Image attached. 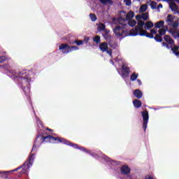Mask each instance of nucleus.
Wrapping results in <instances>:
<instances>
[{
    "label": "nucleus",
    "instance_id": "0eeeda50",
    "mask_svg": "<svg viewBox=\"0 0 179 179\" xmlns=\"http://www.w3.org/2000/svg\"><path fill=\"white\" fill-rule=\"evenodd\" d=\"M59 50H61L63 54H68L72 51H76L79 48L76 46H69L67 44H62L59 47Z\"/></svg>",
    "mask_w": 179,
    "mask_h": 179
},
{
    "label": "nucleus",
    "instance_id": "4c0bfd02",
    "mask_svg": "<svg viewBox=\"0 0 179 179\" xmlns=\"http://www.w3.org/2000/svg\"><path fill=\"white\" fill-rule=\"evenodd\" d=\"M137 82L138 83V85L141 86V85H142V81H141V80L138 79Z\"/></svg>",
    "mask_w": 179,
    "mask_h": 179
},
{
    "label": "nucleus",
    "instance_id": "8fccbe9b",
    "mask_svg": "<svg viewBox=\"0 0 179 179\" xmlns=\"http://www.w3.org/2000/svg\"><path fill=\"white\" fill-rule=\"evenodd\" d=\"M138 1H141V0H138Z\"/></svg>",
    "mask_w": 179,
    "mask_h": 179
},
{
    "label": "nucleus",
    "instance_id": "412c9836",
    "mask_svg": "<svg viewBox=\"0 0 179 179\" xmlns=\"http://www.w3.org/2000/svg\"><path fill=\"white\" fill-rule=\"evenodd\" d=\"M98 30L99 31H103L106 30V25L103 23H99L98 25Z\"/></svg>",
    "mask_w": 179,
    "mask_h": 179
},
{
    "label": "nucleus",
    "instance_id": "5701e85b",
    "mask_svg": "<svg viewBox=\"0 0 179 179\" xmlns=\"http://www.w3.org/2000/svg\"><path fill=\"white\" fill-rule=\"evenodd\" d=\"M108 33H110V30L105 29L103 37L104 38H106V40L110 39V35L108 34Z\"/></svg>",
    "mask_w": 179,
    "mask_h": 179
},
{
    "label": "nucleus",
    "instance_id": "1a4fd4ad",
    "mask_svg": "<svg viewBox=\"0 0 179 179\" xmlns=\"http://www.w3.org/2000/svg\"><path fill=\"white\" fill-rule=\"evenodd\" d=\"M142 117L143 120V128L144 131H146V129L148 128V122L149 121V113L147 112V110L142 113Z\"/></svg>",
    "mask_w": 179,
    "mask_h": 179
},
{
    "label": "nucleus",
    "instance_id": "c756f323",
    "mask_svg": "<svg viewBox=\"0 0 179 179\" xmlns=\"http://www.w3.org/2000/svg\"><path fill=\"white\" fill-rule=\"evenodd\" d=\"M94 43H100V36H96L94 38Z\"/></svg>",
    "mask_w": 179,
    "mask_h": 179
},
{
    "label": "nucleus",
    "instance_id": "aec40b11",
    "mask_svg": "<svg viewBox=\"0 0 179 179\" xmlns=\"http://www.w3.org/2000/svg\"><path fill=\"white\" fill-rule=\"evenodd\" d=\"M101 3L103 5H113V1L111 0H99Z\"/></svg>",
    "mask_w": 179,
    "mask_h": 179
},
{
    "label": "nucleus",
    "instance_id": "7c9ffc66",
    "mask_svg": "<svg viewBox=\"0 0 179 179\" xmlns=\"http://www.w3.org/2000/svg\"><path fill=\"white\" fill-rule=\"evenodd\" d=\"M37 124L39 128H43V123H41V121L40 120H37Z\"/></svg>",
    "mask_w": 179,
    "mask_h": 179
},
{
    "label": "nucleus",
    "instance_id": "f704fd0d",
    "mask_svg": "<svg viewBox=\"0 0 179 179\" xmlns=\"http://www.w3.org/2000/svg\"><path fill=\"white\" fill-rule=\"evenodd\" d=\"M5 59H6V57L2 56L0 57V64H2V62H3V61H5Z\"/></svg>",
    "mask_w": 179,
    "mask_h": 179
},
{
    "label": "nucleus",
    "instance_id": "a878e982",
    "mask_svg": "<svg viewBox=\"0 0 179 179\" xmlns=\"http://www.w3.org/2000/svg\"><path fill=\"white\" fill-rule=\"evenodd\" d=\"M159 36H164L166 34V29L162 28L159 30Z\"/></svg>",
    "mask_w": 179,
    "mask_h": 179
},
{
    "label": "nucleus",
    "instance_id": "2f4dec72",
    "mask_svg": "<svg viewBox=\"0 0 179 179\" xmlns=\"http://www.w3.org/2000/svg\"><path fill=\"white\" fill-rule=\"evenodd\" d=\"M145 179H156V177H155L153 176H150V175H147L145 176Z\"/></svg>",
    "mask_w": 179,
    "mask_h": 179
},
{
    "label": "nucleus",
    "instance_id": "a211bd4d",
    "mask_svg": "<svg viewBox=\"0 0 179 179\" xmlns=\"http://www.w3.org/2000/svg\"><path fill=\"white\" fill-rule=\"evenodd\" d=\"M134 94L137 99H141L143 96L142 92H141V90H135L134 92Z\"/></svg>",
    "mask_w": 179,
    "mask_h": 179
},
{
    "label": "nucleus",
    "instance_id": "2eb2a0df",
    "mask_svg": "<svg viewBox=\"0 0 179 179\" xmlns=\"http://www.w3.org/2000/svg\"><path fill=\"white\" fill-rule=\"evenodd\" d=\"M127 23H128L129 26L131 27H134L136 25V21L135 20H129L127 22H124V25L123 26H126Z\"/></svg>",
    "mask_w": 179,
    "mask_h": 179
},
{
    "label": "nucleus",
    "instance_id": "a18cd8bd",
    "mask_svg": "<svg viewBox=\"0 0 179 179\" xmlns=\"http://www.w3.org/2000/svg\"><path fill=\"white\" fill-rule=\"evenodd\" d=\"M115 47H117V45H115L113 47V48H115Z\"/></svg>",
    "mask_w": 179,
    "mask_h": 179
},
{
    "label": "nucleus",
    "instance_id": "c9c22d12",
    "mask_svg": "<svg viewBox=\"0 0 179 179\" xmlns=\"http://www.w3.org/2000/svg\"><path fill=\"white\" fill-rule=\"evenodd\" d=\"M162 45L163 47H166V48H170V47H169V45H167V43H162Z\"/></svg>",
    "mask_w": 179,
    "mask_h": 179
},
{
    "label": "nucleus",
    "instance_id": "9d476101",
    "mask_svg": "<svg viewBox=\"0 0 179 179\" xmlns=\"http://www.w3.org/2000/svg\"><path fill=\"white\" fill-rule=\"evenodd\" d=\"M120 64H122V73L121 74L122 77L125 78H128L129 76V69H128L125 64H124V62L122 60H120Z\"/></svg>",
    "mask_w": 179,
    "mask_h": 179
},
{
    "label": "nucleus",
    "instance_id": "f257e3e1",
    "mask_svg": "<svg viewBox=\"0 0 179 179\" xmlns=\"http://www.w3.org/2000/svg\"><path fill=\"white\" fill-rule=\"evenodd\" d=\"M143 26H145V22L140 21L138 25H137L134 29L130 31L129 36H145V37H148V38H153V34H156V31L155 29H151V34H148V31L143 29Z\"/></svg>",
    "mask_w": 179,
    "mask_h": 179
},
{
    "label": "nucleus",
    "instance_id": "6e6552de",
    "mask_svg": "<svg viewBox=\"0 0 179 179\" xmlns=\"http://www.w3.org/2000/svg\"><path fill=\"white\" fill-rule=\"evenodd\" d=\"M33 160H34V155H31V156L29 157V161H27V162L24 164V166H23V168H22V173L23 174L26 173V172L28 171L29 169L31 167V166H32L31 162H33Z\"/></svg>",
    "mask_w": 179,
    "mask_h": 179
},
{
    "label": "nucleus",
    "instance_id": "473e14b6",
    "mask_svg": "<svg viewBox=\"0 0 179 179\" xmlns=\"http://www.w3.org/2000/svg\"><path fill=\"white\" fill-rule=\"evenodd\" d=\"M75 43L77 45H82V44H83V41H75Z\"/></svg>",
    "mask_w": 179,
    "mask_h": 179
},
{
    "label": "nucleus",
    "instance_id": "4468645a",
    "mask_svg": "<svg viewBox=\"0 0 179 179\" xmlns=\"http://www.w3.org/2000/svg\"><path fill=\"white\" fill-rule=\"evenodd\" d=\"M164 38L165 41H166V43H168V44H170L171 45H173V44H174V41L169 36L166 35Z\"/></svg>",
    "mask_w": 179,
    "mask_h": 179
},
{
    "label": "nucleus",
    "instance_id": "de8ad7c7",
    "mask_svg": "<svg viewBox=\"0 0 179 179\" xmlns=\"http://www.w3.org/2000/svg\"><path fill=\"white\" fill-rule=\"evenodd\" d=\"M49 131H52V130H51V129H48Z\"/></svg>",
    "mask_w": 179,
    "mask_h": 179
},
{
    "label": "nucleus",
    "instance_id": "ddd939ff",
    "mask_svg": "<svg viewBox=\"0 0 179 179\" xmlns=\"http://www.w3.org/2000/svg\"><path fill=\"white\" fill-rule=\"evenodd\" d=\"M121 173L122 174H129L131 173V169L128 165H124L121 168Z\"/></svg>",
    "mask_w": 179,
    "mask_h": 179
},
{
    "label": "nucleus",
    "instance_id": "58836bf2",
    "mask_svg": "<svg viewBox=\"0 0 179 179\" xmlns=\"http://www.w3.org/2000/svg\"><path fill=\"white\" fill-rule=\"evenodd\" d=\"M79 149L80 150H83V152H87V150H86V149L83 148H79Z\"/></svg>",
    "mask_w": 179,
    "mask_h": 179
},
{
    "label": "nucleus",
    "instance_id": "7ed1b4c3",
    "mask_svg": "<svg viewBox=\"0 0 179 179\" xmlns=\"http://www.w3.org/2000/svg\"><path fill=\"white\" fill-rule=\"evenodd\" d=\"M37 139H40L42 142H50V143H64V145H71L69 141L62 138H55L52 136H48L46 137L38 136Z\"/></svg>",
    "mask_w": 179,
    "mask_h": 179
},
{
    "label": "nucleus",
    "instance_id": "423d86ee",
    "mask_svg": "<svg viewBox=\"0 0 179 179\" xmlns=\"http://www.w3.org/2000/svg\"><path fill=\"white\" fill-rule=\"evenodd\" d=\"M124 25L117 26L113 29V33L117 36V37H127L128 34L127 33V30H125Z\"/></svg>",
    "mask_w": 179,
    "mask_h": 179
},
{
    "label": "nucleus",
    "instance_id": "6ab92c4d",
    "mask_svg": "<svg viewBox=\"0 0 179 179\" xmlns=\"http://www.w3.org/2000/svg\"><path fill=\"white\" fill-rule=\"evenodd\" d=\"M152 27H153V22H147L145 24V29H146L147 30H149L150 29H152Z\"/></svg>",
    "mask_w": 179,
    "mask_h": 179
},
{
    "label": "nucleus",
    "instance_id": "9b49d317",
    "mask_svg": "<svg viewBox=\"0 0 179 179\" xmlns=\"http://www.w3.org/2000/svg\"><path fill=\"white\" fill-rule=\"evenodd\" d=\"M99 48L102 52H107L109 55H111V50H108V45L106 43H102L99 45Z\"/></svg>",
    "mask_w": 179,
    "mask_h": 179
},
{
    "label": "nucleus",
    "instance_id": "72a5a7b5",
    "mask_svg": "<svg viewBox=\"0 0 179 179\" xmlns=\"http://www.w3.org/2000/svg\"><path fill=\"white\" fill-rule=\"evenodd\" d=\"M89 40H90L89 37L85 36L83 41V43H85V44H87V43L89 42Z\"/></svg>",
    "mask_w": 179,
    "mask_h": 179
},
{
    "label": "nucleus",
    "instance_id": "4be33fe9",
    "mask_svg": "<svg viewBox=\"0 0 179 179\" xmlns=\"http://www.w3.org/2000/svg\"><path fill=\"white\" fill-rule=\"evenodd\" d=\"M138 76H139V74L134 73L130 78V80H131L132 82L136 80V79H138Z\"/></svg>",
    "mask_w": 179,
    "mask_h": 179
},
{
    "label": "nucleus",
    "instance_id": "49530a36",
    "mask_svg": "<svg viewBox=\"0 0 179 179\" xmlns=\"http://www.w3.org/2000/svg\"><path fill=\"white\" fill-rule=\"evenodd\" d=\"M35 145H38V144H37V141L35 142Z\"/></svg>",
    "mask_w": 179,
    "mask_h": 179
},
{
    "label": "nucleus",
    "instance_id": "f3484780",
    "mask_svg": "<svg viewBox=\"0 0 179 179\" xmlns=\"http://www.w3.org/2000/svg\"><path fill=\"white\" fill-rule=\"evenodd\" d=\"M133 104L136 108H139L142 106V102L138 99L133 101Z\"/></svg>",
    "mask_w": 179,
    "mask_h": 179
},
{
    "label": "nucleus",
    "instance_id": "39448f33",
    "mask_svg": "<svg viewBox=\"0 0 179 179\" xmlns=\"http://www.w3.org/2000/svg\"><path fill=\"white\" fill-rule=\"evenodd\" d=\"M166 23L169 27L177 29L179 26V18H176V16L169 14L166 17Z\"/></svg>",
    "mask_w": 179,
    "mask_h": 179
},
{
    "label": "nucleus",
    "instance_id": "79ce46f5",
    "mask_svg": "<svg viewBox=\"0 0 179 179\" xmlns=\"http://www.w3.org/2000/svg\"><path fill=\"white\" fill-rule=\"evenodd\" d=\"M36 149V145L33 147L32 150H34Z\"/></svg>",
    "mask_w": 179,
    "mask_h": 179
},
{
    "label": "nucleus",
    "instance_id": "bb28decb",
    "mask_svg": "<svg viewBox=\"0 0 179 179\" xmlns=\"http://www.w3.org/2000/svg\"><path fill=\"white\" fill-rule=\"evenodd\" d=\"M156 41H158V43H162V36H160L159 35H157L155 37Z\"/></svg>",
    "mask_w": 179,
    "mask_h": 179
},
{
    "label": "nucleus",
    "instance_id": "f03ea898",
    "mask_svg": "<svg viewBox=\"0 0 179 179\" xmlns=\"http://www.w3.org/2000/svg\"><path fill=\"white\" fill-rule=\"evenodd\" d=\"M135 16V13L132 11H129L127 14L126 12L121 11L120 13V17L118 18H114L112 21V24H123L125 25V22L131 20L132 17Z\"/></svg>",
    "mask_w": 179,
    "mask_h": 179
},
{
    "label": "nucleus",
    "instance_id": "37998d69",
    "mask_svg": "<svg viewBox=\"0 0 179 179\" xmlns=\"http://www.w3.org/2000/svg\"><path fill=\"white\" fill-rule=\"evenodd\" d=\"M158 2H160L162 0H157ZM162 1H169V0H162Z\"/></svg>",
    "mask_w": 179,
    "mask_h": 179
},
{
    "label": "nucleus",
    "instance_id": "393cba45",
    "mask_svg": "<svg viewBox=\"0 0 179 179\" xmlns=\"http://www.w3.org/2000/svg\"><path fill=\"white\" fill-rule=\"evenodd\" d=\"M148 9V6L146 4L142 5L140 8V12H145Z\"/></svg>",
    "mask_w": 179,
    "mask_h": 179
},
{
    "label": "nucleus",
    "instance_id": "a19ab883",
    "mask_svg": "<svg viewBox=\"0 0 179 179\" xmlns=\"http://www.w3.org/2000/svg\"><path fill=\"white\" fill-rule=\"evenodd\" d=\"M110 64H112V65H114V62H113V60H110Z\"/></svg>",
    "mask_w": 179,
    "mask_h": 179
},
{
    "label": "nucleus",
    "instance_id": "b1692460",
    "mask_svg": "<svg viewBox=\"0 0 179 179\" xmlns=\"http://www.w3.org/2000/svg\"><path fill=\"white\" fill-rule=\"evenodd\" d=\"M90 17L92 22H96L97 20V17H96V15L94 14H90Z\"/></svg>",
    "mask_w": 179,
    "mask_h": 179
},
{
    "label": "nucleus",
    "instance_id": "c03bdc74",
    "mask_svg": "<svg viewBox=\"0 0 179 179\" xmlns=\"http://www.w3.org/2000/svg\"><path fill=\"white\" fill-rule=\"evenodd\" d=\"M176 2H177L178 3H179V0H176Z\"/></svg>",
    "mask_w": 179,
    "mask_h": 179
},
{
    "label": "nucleus",
    "instance_id": "ea45409f",
    "mask_svg": "<svg viewBox=\"0 0 179 179\" xmlns=\"http://www.w3.org/2000/svg\"><path fill=\"white\" fill-rule=\"evenodd\" d=\"M72 146H73V148H75L76 149H78V145H76V144H73Z\"/></svg>",
    "mask_w": 179,
    "mask_h": 179
},
{
    "label": "nucleus",
    "instance_id": "c85d7f7f",
    "mask_svg": "<svg viewBox=\"0 0 179 179\" xmlns=\"http://www.w3.org/2000/svg\"><path fill=\"white\" fill-rule=\"evenodd\" d=\"M124 2L126 3L127 6H131L132 2L131 0H124Z\"/></svg>",
    "mask_w": 179,
    "mask_h": 179
},
{
    "label": "nucleus",
    "instance_id": "e433bc0d",
    "mask_svg": "<svg viewBox=\"0 0 179 179\" xmlns=\"http://www.w3.org/2000/svg\"><path fill=\"white\" fill-rule=\"evenodd\" d=\"M162 8H163V5L159 4L158 6H157L158 10L159 11V9H162Z\"/></svg>",
    "mask_w": 179,
    "mask_h": 179
},
{
    "label": "nucleus",
    "instance_id": "09e8293b",
    "mask_svg": "<svg viewBox=\"0 0 179 179\" xmlns=\"http://www.w3.org/2000/svg\"><path fill=\"white\" fill-rule=\"evenodd\" d=\"M17 169H15L14 171H16Z\"/></svg>",
    "mask_w": 179,
    "mask_h": 179
},
{
    "label": "nucleus",
    "instance_id": "f8f14e48",
    "mask_svg": "<svg viewBox=\"0 0 179 179\" xmlns=\"http://www.w3.org/2000/svg\"><path fill=\"white\" fill-rule=\"evenodd\" d=\"M136 19L138 22V25L140 22H143L142 21V19L143 20H147L148 19H149V14L148 13H142L141 15H138L136 16Z\"/></svg>",
    "mask_w": 179,
    "mask_h": 179
},
{
    "label": "nucleus",
    "instance_id": "20e7f679",
    "mask_svg": "<svg viewBox=\"0 0 179 179\" xmlns=\"http://www.w3.org/2000/svg\"><path fill=\"white\" fill-rule=\"evenodd\" d=\"M11 78L14 79L15 82H20L22 80V82H27V83L31 80L24 71L13 73Z\"/></svg>",
    "mask_w": 179,
    "mask_h": 179
},
{
    "label": "nucleus",
    "instance_id": "cd10ccee",
    "mask_svg": "<svg viewBox=\"0 0 179 179\" xmlns=\"http://www.w3.org/2000/svg\"><path fill=\"white\" fill-rule=\"evenodd\" d=\"M157 6V3H156V1H152L150 6L152 8V9H156V6Z\"/></svg>",
    "mask_w": 179,
    "mask_h": 179
},
{
    "label": "nucleus",
    "instance_id": "dca6fc26",
    "mask_svg": "<svg viewBox=\"0 0 179 179\" xmlns=\"http://www.w3.org/2000/svg\"><path fill=\"white\" fill-rule=\"evenodd\" d=\"M156 29H162L164 26V21H159L155 24Z\"/></svg>",
    "mask_w": 179,
    "mask_h": 179
}]
</instances>
